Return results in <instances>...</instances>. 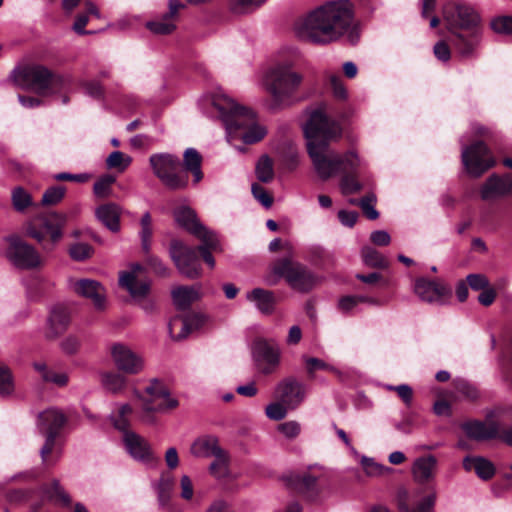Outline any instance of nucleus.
I'll return each instance as SVG.
<instances>
[{"mask_svg": "<svg viewBox=\"0 0 512 512\" xmlns=\"http://www.w3.org/2000/svg\"><path fill=\"white\" fill-rule=\"evenodd\" d=\"M65 423V415L56 408H49L39 413L37 427L41 433L46 434L45 443L40 450L43 462H46L47 455L53 450L55 439Z\"/></svg>", "mask_w": 512, "mask_h": 512, "instance_id": "14", "label": "nucleus"}, {"mask_svg": "<svg viewBox=\"0 0 512 512\" xmlns=\"http://www.w3.org/2000/svg\"><path fill=\"white\" fill-rule=\"evenodd\" d=\"M143 267L139 264H133L128 271H123L119 275V284L126 289L132 298H144L150 289L149 281L140 278Z\"/></svg>", "mask_w": 512, "mask_h": 512, "instance_id": "18", "label": "nucleus"}, {"mask_svg": "<svg viewBox=\"0 0 512 512\" xmlns=\"http://www.w3.org/2000/svg\"><path fill=\"white\" fill-rule=\"evenodd\" d=\"M110 355L116 368L129 375H136L144 370L145 363L141 355L124 343H113Z\"/></svg>", "mask_w": 512, "mask_h": 512, "instance_id": "15", "label": "nucleus"}, {"mask_svg": "<svg viewBox=\"0 0 512 512\" xmlns=\"http://www.w3.org/2000/svg\"><path fill=\"white\" fill-rule=\"evenodd\" d=\"M466 282L472 290L482 291L489 286L488 279L482 274H469Z\"/></svg>", "mask_w": 512, "mask_h": 512, "instance_id": "64", "label": "nucleus"}, {"mask_svg": "<svg viewBox=\"0 0 512 512\" xmlns=\"http://www.w3.org/2000/svg\"><path fill=\"white\" fill-rule=\"evenodd\" d=\"M141 231H140V238H141V246L145 253H148L150 251V243H151V237H152V219L149 212H146L143 214L141 221Z\"/></svg>", "mask_w": 512, "mask_h": 512, "instance_id": "44", "label": "nucleus"}, {"mask_svg": "<svg viewBox=\"0 0 512 512\" xmlns=\"http://www.w3.org/2000/svg\"><path fill=\"white\" fill-rule=\"evenodd\" d=\"M359 303H371L374 304L376 301L373 298L366 296H344L338 301V308L343 313H349Z\"/></svg>", "mask_w": 512, "mask_h": 512, "instance_id": "48", "label": "nucleus"}, {"mask_svg": "<svg viewBox=\"0 0 512 512\" xmlns=\"http://www.w3.org/2000/svg\"><path fill=\"white\" fill-rule=\"evenodd\" d=\"M414 292L422 301L439 303L446 294V288L435 281L418 278L414 284Z\"/></svg>", "mask_w": 512, "mask_h": 512, "instance_id": "23", "label": "nucleus"}, {"mask_svg": "<svg viewBox=\"0 0 512 512\" xmlns=\"http://www.w3.org/2000/svg\"><path fill=\"white\" fill-rule=\"evenodd\" d=\"M294 31L300 40L321 46L344 37L354 45L360 39L350 0H332L318 5L295 22Z\"/></svg>", "mask_w": 512, "mask_h": 512, "instance_id": "2", "label": "nucleus"}, {"mask_svg": "<svg viewBox=\"0 0 512 512\" xmlns=\"http://www.w3.org/2000/svg\"><path fill=\"white\" fill-rule=\"evenodd\" d=\"M214 457L215 460L210 464V472L216 478H223L228 474V456L222 451Z\"/></svg>", "mask_w": 512, "mask_h": 512, "instance_id": "51", "label": "nucleus"}, {"mask_svg": "<svg viewBox=\"0 0 512 512\" xmlns=\"http://www.w3.org/2000/svg\"><path fill=\"white\" fill-rule=\"evenodd\" d=\"M275 393L278 400L291 410L296 409L305 398L304 385L294 378L281 381Z\"/></svg>", "mask_w": 512, "mask_h": 512, "instance_id": "19", "label": "nucleus"}, {"mask_svg": "<svg viewBox=\"0 0 512 512\" xmlns=\"http://www.w3.org/2000/svg\"><path fill=\"white\" fill-rule=\"evenodd\" d=\"M70 323V313L68 309L62 305L54 306L47 321L46 336L48 338H56L64 333Z\"/></svg>", "mask_w": 512, "mask_h": 512, "instance_id": "24", "label": "nucleus"}, {"mask_svg": "<svg viewBox=\"0 0 512 512\" xmlns=\"http://www.w3.org/2000/svg\"><path fill=\"white\" fill-rule=\"evenodd\" d=\"M193 235L203 242L201 246L207 247V250L221 251L217 236L205 226L198 227L197 232H194Z\"/></svg>", "mask_w": 512, "mask_h": 512, "instance_id": "43", "label": "nucleus"}, {"mask_svg": "<svg viewBox=\"0 0 512 512\" xmlns=\"http://www.w3.org/2000/svg\"><path fill=\"white\" fill-rule=\"evenodd\" d=\"M85 94L95 99L104 97V88L98 80H89L82 83Z\"/></svg>", "mask_w": 512, "mask_h": 512, "instance_id": "59", "label": "nucleus"}, {"mask_svg": "<svg viewBox=\"0 0 512 512\" xmlns=\"http://www.w3.org/2000/svg\"><path fill=\"white\" fill-rule=\"evenodd\" d=\"M388 390L395 391L398 396L402 399L406 406H410L413 399V390L407 384H401L397 386L388 385Z\"/></svg>", "mask_w": 512, "mask_h": 512, "instance_id": "63", "label": "nucleus"}, {"mask_svg": "<svg viewBox=\"0 0 512 512\" xmlns=\"http://www.w3.org/2000/svg\"><path fill=\"white\" fill-rule=\"evenodd\" d=\"M307 140V151L311 158L317 175L322 180H328L337 173H342L340 189L342 194L350 195L362 189L357 179V169L361 162L354 150L339 155L329 148L333 141L342 136V127L339 122L330 119L326 113V106L319 105L314 109L304 126Z\"/></svg>", "mask_w": 512, "mask_h": 512, "instance_id": "1", "label": "nucleus"}, {"mask_svg": "<svg viewBox=\"0 0 512 512\" xmlns=\"http://www.w3.org/2000/svg\"><path fill=\"white\" fill-rule=\"evenodd\" d=\"M211 103L225 126L228 141L241 139L245 144H253L266 135L265 127L257 123L256 114L227 95H215Z\"/></svg>", "mask_w": 512, "mask_h": 512, "instance_id": "4", "label": "nucleus"}, {"mask_svg": "<svg viewBox=\"0 0 512 512\" xmlns=\"http://www.w3.org/2000/svg\"><path fill=\"white\" fill-rule=\"evenodd\" d=\"M95 215L96 218L110 231H119L121 208L117 204H103L95 210Z\"/></svg>", "mask_w": 512, "mask_h": 512, "instance_id": "27", "label": "nucleus"}, {"mask_svg": "<svg viewBox=\"0 0 512 512\" xmlns=\"http://www.w3.org/2000/svg\"><path fill=\"white\" fill-rule=\"evenodd\" d=\"M431 393L436 398L433 404V412L438 416L448 415V400L446 391L440 387L433 386L431 387Z\"/></svg>", "mask_w": 512, "mask_h": 512, "instance_id": "46", "label": "nucleus"}, {"mask_svg": "<svg viewBox=\"0 0 512 512\" xmlns=\"http://www.w3.org/2000/svg\"><path fill=\"white\" fill-rule=\"evenodd\" d=\"M463 467L466 471H474L484 481L490 480L496 473L494 464L482 456H466Z\"/></svg>", "mask_w": 512, "mask_h": 512, "instance_id": "26", "label": "nucleus"}, {"mask_svg": "<svg viewBox=\"0 0 512 512\" xmlns=\"http://www.w3.org/2000/svg\"><path fill=\"white\" fill-rule=\"evenodd\" d=\"M272 272L278 277H284L293 289L301 292L309 291L315 285L313 274L304 265L288 258L276 261Z\"/></svg>", "mask_w": 512, "mask_h": 512, "instance_id": "11", "label": "nucleus"}, {"mask_svg": "<svg viewBox=\"0 0 512 512\" xmlns=\"http://www.w3.org/2000/svg\"><path fill=\"white\" fill-rule=\"evenodd\" d=\"M480 194L483 200L512 196V174L490 175L483 184Z\"/></svg>", "mask_w": 512, "mask_h": 512, "instance_id": "20", "label": "nucleus"}, {"mask_svg": "<svg viewBox=\"0 0 512 512\" xmlns=\"http://www.w3.org/2000/svg\"><path fill=\"white\" fill-rule=\"evenodd\" d=\"M12 203L15 210L22 212L32 204V198L22 187H16L12 191Z\"/></svg>", "mask_w": 512, "mask_h": 512, "instance_id": "49", "label": "nucleus"}, {"mask_svg": "<svg viewBox=\"0 0 512 512\" xmlns=\"http://www.w3.org/2000/svg\"><path fill=\"white\" fill-rule=\"evenodd\" d=\"M407 498L408 493L406 490H400L398 492V507L401 512H433L435 494L430 493L427 496H425L413 509H409L406 503Z\"/></svg>", "mask_w": 512, "mask_h": 512, "instance_id": "32", "label": "nucleus"}, {"mask_svg": "<svg viewBox=\"0 0 512 512\" xmlns=\"http://www.w3.org/2000/svg\"><path fill=\"white\" fill-rule=\"evenodd\" d=\"M147 29L157 35H168L176 29L175 20L165 14L160 18L146 23Z\"/></svg>", "mask_w": 512, "mask_h": 512, "instance_id": "38", "label": "nucleus"}, {"mask_svg": "<svg viewBox=\"0 0 512 512\" xmlns=\"http://www.w3.org/2000/svg\"><path fill=\"white\" fill-rule=\"evenodd\" d=\"M173 216L176 223L191 234L197 232L198 227L202 225L197 219L195 211L188 206L176 208L173 211Z\"/></svg>", "mask_w": 512, "mask_h": 512, "instance_id": "31", "label": "nucleus"}, {"mask_svg": "<svg viewBox=\"0 0 512 512\" xmlns=\"http://www.w3.org/2000/svg\"><path fill=\"white\" fill-rule=\"evenodd\" d=\"M451 389H453L455 392L463 395L466 399L471 400V401L477 399V397H478V391L474 386H472L470 383H468L465 380L456 379L450 383V403L452 402V400L454 398Z\"/></svg>", "mask_w": 512, "mask_h": 512, "instance_id": "40", "label": "nucleus"}, {"mask_svg": "<svg viewBox=\"0 0 512 512\" xmlns=\"http://www.w3.org/2000/svg\"><path fill=\"white\" fill-rule=\"evenodd\" d=\"M201 165L202 156L200 153L194 148L186 149L183 155L182 171L192 174L194 184H198L203 179Z\"/></svg>", "mask_w": 512, "mask_h": 512, "instance_id": "28", "label": "nucleus"}, {"mask_svg": "<svg viewBox=\"0 0 512 512\" xmlns=\"http://www.w3.org/2000/svg\"><path fill=\"white\" fill-rule=\"evenodd\" d=\"M361 256L365 265L373 268H387L388 260L376 249L365 246L361 250Z\"/></svg>", "mask_w": 512, "mask_h": 512, "instance_id": "36", "label": "nucleus"}, {"mask_svg": "<svg viewBox=\"0 0 512 512\" xmlns=\"http://www.w3.org/2000/svg\"><path fill=\"white\" fill-rule=\"evenodd\" d=\"M66 221L65 214L51 212L30 222L26 227V234L36 240L43 251L50 252L61 240Z\"/></svg>", "mask_w": 512, "mask_h": 512, "instance_id": "9", "label": "nucleus"}, {"mask_svg": "<svg viewBox=\"0 0 512 512\" xmlns=\"http://www.w3.org/2000/svg\"><path fill=\"white\" fill-rule=\"evenodd\" d=\"M303 77L288 66L270 69L264 77V87L270 95L266 106L270 111L285 109L298 101L297 91Z\"/></svg>", "mask_w": 512, "mask_h": 512, "instance_id": "5", "label": "nucleus"}, {"mask_svg": "<svg viewBox=\"0 0 512 512\" xmlns=\"http://www.w3.org/2000/svg\"><path fill=\"white\" fill-rule=\"evenodd\" d=\"M329 83L335 98L344 100L347 98V90L343 84V81L339 75H330Z\"/></svg>", "mask_w": 512, "mask_h": 512, "instance_id": "60", "label": "nucleus"}, {"mask_svg": "<svg viewBox=\"0 0 512 512\" xmlns=\"http://www.w3.org/2000/svg\"><path fill=\"white\" fill-rule=\"evenodd\" d=\"M278 431L286 438L294 439L300 434L301 426L297 421H287L278 426Z\"/></svg>", "mask_w": 512, "mask_h": 512, "instance_id": "61", "label": "nucleus"}, {"mask_svg": "<svg viewBox=\"0 0 512 512\" xmlns=\"http://www.w3.org/2000/svg\"><path fill=\"white\" fill-rule=\"evenodd\" d=\"M476 135L483 138L467 146L462 152V161L467 173L479 177L496 165V158L489 144H496V135L486 127H479Z\"/></svg>", "mask_w": 512, "mask_h": 512, "instance_id": "7", "label": "nucleus"}, {"mask_svg": "<svg viewBox=\"0 0 512 512\" xmlns=\"http://www.w3.org/2000/svg\"><path fill=\"white\" fill-rule=\"evenodd\" d=\"M65 195V188L62 186H53L48 188L42 197L44 205H55L59 203Z\"/></svg>", "mask_w": 512, "mask_h": 512, "instance_id": "56", "label": "nucleus"}, {"mask_svg": "<svg viewBox=\"0 0 512 512\" xmlns=\"http://www.w3.org/2000/svg\"><path fill=\"white\" fill-rule=\"evenodd\" d=\"M288 409L281 401H278L267 405L265 413L269 419L280 421L286 417Z\"/></svg>", "mask_w": 512, "mask_h": 512, "instance_id": "55", "label": "nucleus"}, {"mask_svg": "<svg viewBox=\"0 0 512 512\" xmlns=\"http://www.w3.org/2000/svg\"><path fill=\"white\" fill-rule=\"evenodd\" d=\"M222 451L218 444V439L213 436L198 438L191 446V452L196 457L218 456Z\"/></svg>", "mask_w": 512, "mask_h": 512, "instance_id": "30", "label": "nucleus"}, {"mask_svg": "<svg viewBox=\"0 0 512 512\" xmlns=\"http://www.w3.org/2000/svg\"><path fill=\"white\" fill-rule=\"evenodd\" d=\"M252 194L264 207L269 208L273 203L272 197L267 193L266 189L258 183H253Z\"/></svg>", "mask_w": 512, "mask_h": 512, "instance_id": "62", "label": "nucleus"}, {"mask_svg": "<svg viewBox=\"0 0 512 512\" xmlns=\"http://www.w3.org/2000/svg\"><path fill=\"white\" fill-rule=\"evenodd\" d=\"M494 440H499L512 447V426H505L501 417L497 419L496 436Z\"/></svg>", "mask_w": 512, "mask_h": 512, "instance_id": "57", "label": "nucleus"}, {"mask_svg": "<svg viewBox=\"0 0 512 512\" xmlns=\"http://www.w3.org/2000/svg\"><path fill=\"white\" fill-rule=\"evenodd\" d=\"M169 255L177 270L189 279L201 276L202 269L198 257V247L193 248L179 239H173L169 247Z\"/></svg>", "mask_w": 512, "mask_h": 512, "instance_id": "12", "label": "nucleus"}, {"mask_svg": "<svg viewBox=\"0 0 512 512\" xmlns=\"http://www.w3.org/2000/svg\"><path fill=\"white\" fill-rule=\"evenodd\" d=\"M252 353L257 364L264 365L262 373L270 374L279 365L280 349L275 342L258 339L254 342Z\"/></svg>", "mask_w": 512, "mask_h": 512, "instance_id": "17", "label": "nucleus"}, {"mask_svg": "<svg viewBox=\"0 0 512 512\" xmlns=\"http://www.w3.org/2000/svg\"><path fill=\"white\" fill-rule=\"evenodd\" d=\"M504 412L502 408H493L488 411L485 421H468L463 424L462 428L466 435L476 441L494 440L496 436L497 419Z\"/></svg>", "mask_w": 512, "mask_h": 512, "instance_id": "16", "label": "nucleus"}, {"mask_svg": "<svg viewBox=\"0 0 512 512\" xmlns=\"http://www.w3.org/2000/svg\"><path fill=\"white\" fill-rule=\"evenodd\" d=\"M376 201V198L374 195L366 196L357 200H351L350 202L352 204H357L361 207L363 213L366 215V217L370 220H376L379 217L378 211L374 208V203Z\"/></svg>", "mask_w": 512, "mask_h": 512, "instance_id": "52", "label": "nucleus"}, {"mask_svg": "<svg viewBox=\"0 0 512 512\" xmlns=\"http://www.w3.org/2000/svg\"><path fill=\"white\" fill-rule=\"evenodd\" d=\"M105 390L113 394L121 393L127 385V378L118 372H104L100 375Z\"/></svg>", "mask_w": 512, "mask_h": 512, "instance_id": "34", "label": "nucleus"}, {"mask_svg": "<svg viewBox=\"0 0 512 512\" xmlns=\"http://www.w3.org/2000/svg\"><path fill=\"white\" fill-rule=\"evenodd\" d=\"M157 495L159 504L164 507L166 506L171 498L172 490H173V480L170 477H162L157 486Z\"/></svg>", "mask_w": 512, "mask_h": 512, "instance_id": "47", "label": "nucleus"}, {"mask_svg": "<svg viewBox=\"0 0 512 512\" xmlns=\"http://www.w3.org/2000/svg\"><path fill=\"white\" fill-rule=\"evenodd\" d=\"M45 495L50 499H55L62 506L68 507L71 504L69 494L60 486L57 480H54L49 487H44Z\"/></svg>", "mask_w": 512, "mask_h": 512, "instance_id": "42", "label": "nucleus"}, {"mask_svg": "<svg viewBox=\"0 0 512 512\" xmlns=\"http://www.w3.org/2000/svg\"><path fill=\"white\" fill-rule=\"evenodd\" d=\"M11 78L17 86L32 89L41 96L55 93L65 83V78L62 75L38 64L15 68Z\"/></svg>", "mask_w": 512, "mask_h": 512, "instance_id": "6", "label": "nucleus"}, {"mask_svg": "<svg viewBox=\"0 0 512 512\" xmlns=\"http://www.w3.org/2000/svg\"><path fill=\"white\" fill-rule=\"evenodd\" d=\"M361 465L364 469V472L369 477H379L385 476L392 473L393 469L389 466H385L375 462L373 458L362 457Z\"/></svg>", "mask_w": 512, "mask_h": 512, "instance_id": "39", "label": "nucleus"}, {"mask_svg": "<svg viewBox=\"0 0 512 512\" xmlns=\"http://www.w3.org/2000/svg\"><path fill=\"white\" fill-rule=\"evenodd\" d=\"M14 391V382L9 368L0 365V396H10Z\"/></svg>", "mask_w": 512, "mask_h": 512, "instance_id": "50", "label": "nucleus"}, {"mask_svg": "<svg viewBox=\"0 0 512 512\" xmlns=\"http://www.w3.org/2000/svg\"><path fill=\"white\" fill-rule=\"evenodd\" d=\"M174 305L179 310H186L199 298V293L194 287L179 286L172 291Z\"/></svg>", "mask_w": 512, "mask_h": 512, "instance_id": "33", "label": "nucleus"}, {"mask_svg": "<svg viewBox=\"0 0 512 512\" xmlns=\"http://www.w3.org/2000/svg\"><path fill=\"white\" fill-rule=\"evenodd\" d=\"M116 178L111 174L101 176L93 186V192L98 198H107L112 195V185Z\"/></svg>", "mask_w": 512, "mask_h": 512, "instance_id": "41", "label": "nucleus"}, {"mask_svg": "<svg viewBox=\"0 0 512 512\" xmlns=\"http://www.w3.org/2000/svg\"><path fill=\"white\" fill-rule=\"evenodd\" d=\"M153 174L169 190L182 191L188 187L189 176L182 171V164L176 155L155 153L149 157Z\"/></svg>", "mask_w": 512, "mask_h": 512, "instance_id": "8", "label": "nucleus"}, {"mask_svg": "<svg viewBox=\"0 0 512 512\" xmlns=\"http://www.w3.org/2000/svg\"><path fill=\"white\" fill-rule=\"evenodd\" d=\"M70 287L77 295L90 299L96 309L105 308L106 293L99 282L90 279L71 280Z\"/></svg>", "mask_w": 512, "mask_h": 512, "instance_id": "21", "label": "nucleus"}, {"mask_svg": "<svg viewBox=\"0 0 512 512\" xmlns=\"http://www.w3.org/2000/svg\"><path fill=\"white\" fill-rule=\"evenodd\" d=\"M491 29L498 34H512V16H499L490 23Z\"/></svg>", "mask_w": 512, "mask_h": 512, "instance_id": "54", "label": "nucleus"}, {"mask_svg": "<svg viewBox=\"0 0 512 512\" xmlns=\"http://www.w3.org/2000/svg\"><path fill=\"white\" fill-rule=\"evenodd\" d=\"M5 242V256L17 269L34 270L42 266L43 260L38 250L20 236H7Z\"/></svg>", "mask_w": 512, "mask_h": 512, "instance_id": "10", "label": "nucleus"}, {"mask_svg": "<svg viewBox=\"0 0 512 512\" xmlns=\"http://www.w3.org/2000/svg\"><path fill=\"white\" fill-rule=\"evenodd\" d=\"M295 486L297 490L309 500L316 499L320 492L317 486V477L309 474L297 476Z\"/></svg>", "mask_w": 512, "mask_h": 512, "instance_id": "35", "label": "nucleus"}, {"mask_svg": "<svg viewBox=\"0 0 512 512\" xmlns=\"http://www.w3.org/2000/svg\"><path fill=\"white\" fill-rule=\"evenodd\" d=\"M132 162V158L121 151H113L106 159V166L109 169H117L123 172Z\"/></svg>", "mask_w": 512, "mask_h": 512, "instance_id": "45", "label": "nucleus"}, {"mask_svg": "<svg viewBox=\"0 0 512 512\" xmlns=\"http://www.w3.org/2000/svg\"><path fill=\"white\" fill-rule=\"evenodd\" d=\"M435 468L436 459L434 456L420 457L413 463V477L419 483L428 482L433 477Z\"/></svg>", "mask_w": 512, "mask_h": 512, "instance_id": "29", "label": "nucleus"}, {"mask_svg": "<svg viewBox=\"0 0 512 512\" xmlns=\"http://www.w3.org/2000/svg\"><path fill=\"white\" fill-rule=\"evenodd\" d=\"M255 173L259 181L269 183L274 178L273 162L268 155H262L255 168Z\"/></svg>", "mask_w": 512, "mask_h": 512, "instance_id": "37", "label": "nucleus"}, {"mask_svg": "<svg viewBox=\"0 0 512 512\" xmlns=\"http://www.w3.org/2000/svg\"><path fill=\"white\" fill-rule=\"evenodd\" d=\"M483 29L482 17L472 4L450 0V54L461 60L477 58Z\"/></svg>", "mask_w": 512, "mask_h": 512, "instance_id": "3", "label": "nucleus"}, {"mask_svg": "<svg viewBox=\"0 0 512 512\" xmlns=\"http://www.w3.org/2000/svg\"><path fill=\"white\" fill-rule=\"evenodd\" d=\"M123 443L128 454L140 462H150L154 460V455L149 442L141 435L133 431H125Z\"/></svg>", "mask_w": 512, "mask_h": 512, "instance_id": "22", "label": "nucleus"}, {"mask_svg": "<svg viewBox=\"0 0 512 512\" xmlns=\"http://www.w3.org/2000/svg\"><path fill=\"white\" fill-rule=\"evenodd\" d=\"M246 299L253 303L262 314L270 315L275 310L276 296L273 291L254 288L246 294Z\"/></svg>", "mask_w": 512, "mask_h": 512, "instance_id": "25", "label": "nucleus"}, {"mask_svg": "<svg viewBox=\"0 0 512 512\" xmlns=\"http://www.w3.org/2000/svg\"><path fill=\"white\" fill-rule=\"evenodd\" d=\"M92 253V247L86 243H76L71 246L69 254L72 259L76 261H83L90 257Z\"/></svg>", "mask_w": 512, "mask_h": 512, "instance_id": "58", "label": "nucleus"}, {"mask_svg": "<svg viewBox=\"0 0 512 512\" xmlns=\"http://www.w3.org/2000/svg\"><path fill=\"white\" fill-rule=\"evenodd\" d=\"M132 407L129 404H123L116 417L113 418L114 427L120 431L125 433V431H129V419L128 416L132 414Z\"/></svg>", "mask_w": 512, "mask_h": 512, "instance_id": "53", "label": "nucleus"}, {"mask_svg": "<svg viewBox=\"0 0 512 512\" xmlns=\"http://www.w3.org/2000/svg\"><path fill=\"white\" fill-rule=\"evenodd\" d=\"M135 395L142 402L143 410L148 413L165 412L178 406V401L170 396L168 388L157 378L150 381L143 393L136 391Z\"/></svg>", "mask_w": 512, "mask_h": 512, "instance_id": "13", "label": "nucleus"}]
</instances>
